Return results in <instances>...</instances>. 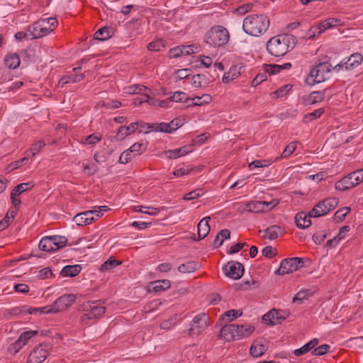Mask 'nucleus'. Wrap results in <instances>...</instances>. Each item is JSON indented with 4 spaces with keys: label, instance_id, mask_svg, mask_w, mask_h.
<instances>
[{
    "label": "nucleus",
    "instance_id": "72a5a7b5",
    "mask_svg": "<svg viewBox=\"0 0 363 363\" xmlns=\"http://www.w3.org/2000/svg\"><path fill=\"white\" fill-rule=\"evenodd\" d=\"M281 231V228L278 225H272L264 230V238H267L269 240H275L278 238L279 233Z\"/></svg>",
    "mask_w": 363,
    "mask_h": 363
},
{
    "label": "nucleus",
    "instance_id": "9d476101",
    "mask_svg": "<svg viewBox=\"0 0 363 363\" xmlns=\"http://www.w3.org/2000/svg\"><path fill=\"white\" fill-rule=\"evenodd\" d=\"M288 315L286 311L272 309L262 316V321L267 325H275L281 323Z\"/></svg>",
    "mask_w": 363,
    "mask_h": 363
},
{
    "label": "nucleus",
    "instance_id": "c756f323",
    "mask_svg": "<svg viewBox=\"0 0 363 363\" xmlns=\"http://www.w3.org/2000/svg\"><path fill=\"white\" fill-rule=\"evenodd\" d=\"M43 28H46V32L49 34L52 32L57 26V21L55 18H46L38 20Z\"/></svg>",
    "mask_w": 363,
    "mask_h": 363
},
{
    "label": "nucleus",
    "instance_id": "bb28decb",
    "mask_svg": "<svg viewBox=\"0 0 363 363\" xmlns=\"http://www.w3.org/2000/svg\"><path fill=\"white\" fill-rule=\"evenodd\" d=\"M354 186H355L351 180L349 174L335 183V189L342 191Z\"/></svg>",
    "mask_w": 363,
    "mask_h": 363
},
{
    "label": "nucleus",
    "instance_id": "f257e3e1",
    "mask_svg": "<svg viewBox=\"0 0 363 363\" xmlns=\"http://www.w3.org/2000/svg\"><path fill=\"white\" fill-rule=\"evenodd\" d=\"M296 42V38L292 35H278L270 38L266 47L270 55L281 57L293 49Z\"/></svg>",
    "mask_w": 363,
    "mask_h": 363
},
{
    "label": "nucleus",
    "instance_id": "a878e982",
    "mask_svg": "<svg viewBox=\"0 0 363 363\" xmlns=\"http://www.w3.org/2000/svg\"><path fill=\"white\" fill-rule=\"evenodd\" d=\"M21 60L19 56L16 53L8 54L5 59L4 63L9 69H16L20 65Z\"/></svg>",
    "mask_w": 363,
    "mask_h": 363
},
{
    "label": "nucleus",
    "instance_id": "4be33fe9",
    "mask_svg": "<svg viewBox=\"0 0 363 363\" xmlns=\"http://www.w3.org/2000/svg\"><path fill=\"white\" fill-rule=\"evenodd\" d=\"M237 340L250 336L254 331L255 327L251 325H235Z\"/></svg>",
    "mask_w": 363,
    "mask_h": 363
},
{
    "label": "nucleus",
    "instance_id": "5701e85b",
    "mask_svg": "<svg viewBox=\"0 0 363 363\" xmlns=\"http://www.w3.org/2000/svg\"><path fill=\"white\" fill-rule=\"evenodd\" d=\"M210 217H205L197 225L199 240L205 238L210 231L208 221Z\"/></svg>",
    "mask_w": 363,
    "mask_h": 363
},
{
    "label": "nucleus",
    "instance_id": "c03bdc74",
    "mask_svg": "<svg viewBox=\"0 0 363 363\" xmlns=\"http://www.w3.org/2000/svg\"><path fill=\"white\" fill-rule=\"evenodd\" d=\"M320 23L322 24V27H323L325 30H327L335 26L340 25L341 20L336 18H330L323 21Z\"/></svg>",
    "mask_w": 363,
    "mask_h": 363
},
{
    "label": "nucleus",
    "instance_id": "423d86ee",
    "mask_svg": "<svg viewBox=\"0 0 363 363\" xmlns=\"http://www.w3.org/2000/svg\"><path fill=\"white\" fill-rule=\"evenodd\" d=\"M338 199L335 197L325 199L318 202L310 211L309 216L318 218L324 215L336 208L338 204Z\"/></svg>",
    "mask_w": 363,
    "mask_h": 363
},
{
    "label": "nucleus",
    "instance_id": "864d4df0",
    "mask_svg": "<svg viewBox=\"0 0 363 363\" xmlns=\"http://www.w3.org/2000/svg\"><path fill=\"white\" fill-rule=\"evenodd\" d=\"M132 159V152L129 149L123 151L119 157L118 162L121 164H127Z\"/></svg>",
    "mask_w": 363,
    "mask_h": 363
},
{
    "label": "nucleus",
    "instance_id": "603ef678",
    "mask_svg": "<svg viewBox=\"0 0 363 363\" xmlns=\"http://www.w3.org/2000/svg\"><path fill=\"white\" fill-rule=\"evenodd\" d=\"M311 294L308 290H303L298 291L293 298V302L295 303L296 301L302 302L303 301L307 299L309 295Z\"/></svg>",
    "mask_w": 363,
    "mask_h": 363
},
{
    "label": "nucleus",
    "instance_id": "cd10ccee",
    "mask_svg": "<svg viewBox=\"0 0 363 363\" xmlns=\"http://www.w3.org/2000/svg\"><path fill=\"white\" fill-rule=\"evenodd\" d=\"M201 267L199 262L194 261H189L186 263L182 264L178 267V270L181 273H191L196 271Z\"/></svg>",
    "mask_w": 363,
    "mask_h": 363
},
{
    "label": "nucleus",
    "instance_id": "e2e57ef3",
    "mask_svg": "<svg viewBox=\"0 0 363 363\" xmlns=\"http://www.w3.org/2000/svg\"><path fill=\"white\" fill-rule=\"evenodd\" d=\"M242 315V313L237 310H230L225 312L222 316L227 318L230 321L233 318H236Z\"/></svg>",
    "mask_w": 363,
    "mask_h": 363
},
{
    "label": "nucleus",
    "instance_id": "aec40b11",
    "mask_svg": "<svg viewBox=\"0 0 363 363\" xmlns=\"http://www.w3.org/2000/svg\"><path fill=\"white\" fill-rule=\"evenodd\" d=\"M193 150L192 145H185L180 148L169 150L164 153L169 159H177L182 156H184Z\"/></svg>",
    "mask_w": 363,
    "mask_h": 363
},
{
    "label": "nucleus",
    "instance_id": "052dcab7",
    "mask_svg": "<svg viewBox=\"0 0 363 363\" xmlns=\"http://www.w3.org/2000/svg\"><path fill=\"white\" fill-rule=\"evenodd\" d=\"M296 150V143H291L284 150L281 157H288L290 156Z\"/></svg>",
    "mask_w": 363,
    "mask_h": 363
},
{
    "label": "nucleus",
    "instance_id": "ea45409f",
    "mask_svg": "<svg viewBox=\"0 0 363 363\" xmlns=\"http://www.w3.org/2000/svg\"><path fill=\"white\" fill-rule=\"evenodd\" d=\"M101 138L102 137L101 135L94 133L89 136L82 138L81 140V143L84 145H95L98 142L101 141Z\"/></svg>",
    "mask_w": 363,
    "mask_h": 363
},
{
    "label": "nucleus",
    "instance_id": "0e129e2a",
    "mask_svg": "<svg viewBox=\"0 0 363 363\" xmlns=\"http://www.w3.org/2000/svg\"><path fill=\"white\" fill-rule=\"evenodd\" d=\"M23 345V343L20 342V340L18 339L15 342L9 346V351L11 353L16 354L22 348Z\"/></svg>",
    "mask_w": 363,
    "mask_h": 363
},
{
    "label": "nucleus",
    "instance_id": "79ce46f5",
    "mask_svg": "<svg viewBox=\"0 0 363 363\" xmlns=\"http://www.w3.org/2000/svg\"><path fill=\"white\" fill-rule=\"evenodd\" d=\"M121 264V262L120 261H118V260L111 257L101 266L100 270L102 272L111 270Z\"/></svg>",
    "mask_w": 363,
    "mask_h": 363
},
{
    "label": "nucleus",
    "instance_id": "f3484780",
    "mask_svg": "<svg viewBox=\"0 0 363 363\" xmlns=\"http://www.w3.org/2000/svg\"><path fill=\"white\" fill-rule=\"evenodd\" d=\"M325 99L324 91H312L309 95L302 97L303 104L306 106L313 105L322 101Z\"/></svg>",
    "mask_w": 363,
    "mask_h": 363
},
{
    "label": "nucleus",
    "instance_id": "4468645a",
    "mask_svg": "<svg viewBox=\"0 0 363 363\" xmlns=\"http://www.w3.org/2000/svg\"><path fill=\"white\" fill-rule=\"evenodd\" d=\"M76 300V296L74 294H65L53 303L56 313L64 311L69 308Z\"/></svg>",
    "mask_w": 363,
    "mask_h": 363
},
{
    "label": "nucleus",
    "instance_id": "de8ad7c7",
    "mask_svg": "<svg viewBox=\"0 0 363 363\" xmlns=\"http://www.w3.org/2000/svg\"><path fill=\"white\" fill-rule=\"evenodd\" d=\"M270 164L271 162L267 160H255L249 164L248 167L252 170L255 168L268 167Z\"/></svg>",
    "mask_w": 363,
    "mask_h": 363
},
{
    "label": "nucleus",
    "instance_id": "393cba45",
    "mask_svg": "<svg viewBox=\"0 0 363 363\" xmlns=\"http://www.w3.org/2000/svg\"><path fill=\"white\" fill-rule=\"evenodd\" d=\"M210 80L205 74H197L191 77V85L195 88L206 87Z\"/></svg>",
    "mask_w": 363,
    "mask_h": 363
},
{
    "label": "nucleus",
    "instance_id": "4c0bfd02",
    "mask_svg": "<svg viewBox=\"0 0 363 363\" xmlns=\"http://www.w3.org/2000/svg\"><path fill=\"white\" fill-rule=\"evenodd\" d=\"M94 39L99 40H106L111 38V33L108 28L103 27L99 29L94 35Z\"/></svg>",
    "mask_w": 363,
    "mask_h": 363
},
{
    "label": "nucleus",
    "instance_id": "3c124183",
    "mask_svg": "<svg viewBox=\"0 0 363 363\" xmlns=\"http://www.w3.org/2000/svg\"><path fill=\"white\" fill-rule=\"evenodd\" d=\"M350 212V207H343L335 212V218L337 221L342 220Z\"/></svg>",
    "mask_w": 363,
    "mask_h": 363
},
{
    "label": "nucleus",
    "instance_id": "0eeeda50",
    "mask_svg": "<svg viewBox=\"0 0 363 363\" xmlns=\"http://www.w3.org/2000/svg\"><path fill=\"white\" fill-rule=\"evenodd\" d=\"M99 302H100V301L92 303L87 302L82 306V309L86 311V313L82 316V322L87 323V320L99 318L105 313L106 310V307L97 304Z\"/></svg>",
    "mask_w": 363,
    "mask_h": 363
},
{
    "label": "nucleus",
    "instance_id": "f704fd0d",
    "mask_svg": "<svg viewBox=\"0 0 363 363\" xmlns=\"http://www.w3.org/2000/svg\"><path fill=\"white\" fill-rule=\"evenodd\" d=\"M240 72L238 70V69L235 67H232L228 72H225L223 74L222 81L223 83L228 84L232 82L233 79L238 78Z\"/></svg>",
    "mask_w": 363,
    "mask_h": 363
},
{
    "label": "nucleus",
    "instance_id": "a19ab883",
    "mask_svg": "<svg viewBox=\"0 0 363 363\" xmlns=\"http://www.w3.org/2000/svg\"><path fill=\"white\" fill-rule=\"evenodd\" d=\"M39 312L40 313H56L55 309L53 304L51 306H47L42 308H30L28 310V313L33 314L34 313Z\"/></svg>",
    "mask_w": 363,
    "mask_h": 363
},
{
    "label": "nucleus",
    "instance_id": "4d7b16f0",
    "mask_svg": "<svg viewBox=\"0 0 363 363\" xmlns=\"http://www.w3.org/2000/svg\"><path fill=\"white\" fill-rule=\"evenodd\" d=\"M329 349L330 346L328 345L324 344L314 349L312 351V354L315 356L323 355L327 353Z\"/></svg>",
    "mask_w": 363,
    "mask_h": 363
},
{
    "label": "nucleus",
    "instance_id": "ddd939ff",
    "mask_svg": "<svg viewBox=\"0 0 363 363\" xmlns=\"http://www.w3.org/2000/svg\"><path fill=\"white\" fill-rule=\"evenodd\" d=\"M48 355L49 346L48 345H40L30 354L27 363H42Z\"/></svg>",
    "mask_w": 363,
    "mask_h": 363
},
{
    "label": "nucleus",
    "instance_id": "13d9d810",
    "mask_svg": "<svg viewBox=\"0 0 363 363\" xmlns=\"http://www.w3.org/2000/svg\"><path fill=\"white\" fill-rule=\"evenodd\" d=\"M324 113L323 108H319L315 111H314L312 113H309L305 116V118L306 120H308L310 121H313L316 118H318L320 117V116Z\"/></svg>",
    "mask_w": 363,
    "mask_h": 363
},
{
    "label": "nucleus",
    "instance_id": "dca6fc26",
    "mask_svg": "<svg viewBox=\"0 0 363 363\" xmlns=\"http://www.w3.org/2000/svg\"><path fill=\"white\" fill-rule=\"evenodd\" d=\"M236 330L235 324H229L223 325L220 330V337L223 338L228 342L233 341L237 340L236 337Z\"/></svg>",
    "mask_w": 363,
    "mask_h": 363
},
{
    "label": "nucleus",
    "instance_id": "58836bf2",
    "mask_svg": "<svg viewBox=\"0 0 363 363\" xmlns=\"http://www.w3.org/2000/svg\"><path fill=\"white\" fill-rule=\"evenodd\" d=\"M33 186V185H32L31 183L19 184L12 190L11 197H13V196H19L21 194L28 190Z\"/></svg>",
    "mask_w": 363,
    "mask_h": 363
},
{
    "label": "nucleus",
    "instance_id": "1a4fd4ad",
    "mask_svg": "<svg viewBox=\"0 0 363 363\" xmlns=\"http://www.w3.org/2000/svg\"><path fill=\"white\" fill-rule=\"evenodd\" d=\"M208 326V318L206 313H200L196 315L191 323L189 335H199Z\"/></svg>",
    "mask_w": 363,
    "mask_h": 363
},
{
    "label": "nucleus",
    "instance_id": "e433bc0d",
    "mask_svg": "<svg viewBox=\"0 0 363 363\" xmlns=\"http://www.w3.org/2000/svg\"><path fill=\"white\" fill-rule=\"evenodd\" d=\"M243 210L255 213H262L261 203L259 201H252L246 203Z\"/></svg>",
    "mask_w": 363,
    "mask_h": 363
},
{
    "label": "nucleus",
    "instance_id": "bf43d9fd",
    "mask_svg": "<svg viewBox=\"0 0 363 363\" xmlns=\"http://www.w3.org/2000/svg\"><path fill=\"white\" fill-rule=\"evenodd\" d=\"M161 48H164L161 40L151 42L147 46V50L151 51H160Z\"/></svg>",
    "mask_w": 363,
    "mask_h": 363
},
{
    "label": "nucleus",
    "instance_id": "20e7f679",
    "mask_svg": "<svg viewBox=\"0 0 363 363\" xmlns=\"http://www.w3.org/2000/svg\"><path fill=\"white\" fill-rule=\"evenodd\" d=\"M228 30L221 26L212 27L205 35V42L215 47L225 45L229 40Z\"/></svg>",
    "mask_w": 363,
    "mask_h": 363
},
{
    "label": "nucleus",
    "instance_id": "c9c22d12",
    "mask_svg": "<svg viewBox=\"0 0 363 363\" xmlns=\"http://www.w3.org/2000/svg\"><path fill=\"white\" fill-rule=\"evenodd\" d=\"M152 284L153 291L155 292L163 291L166 289H168L171 286L170 281L167 279L155 281L152 283Z\"/></svg>",
    "mask_w": 363,
    "mask_h": 363
},
{
    "label": "nucleus",
    "instance_id": "9b49d317",
    "mask_svg": "<svg viewBox=\"0 0 363 363\" xmlns=\"http://www.w3.org/2000/svg\"><path fill=\"white\" fill-rule=\"evenodd\" d=\"M362 61V55L359 52H355L352 54L346 62H340L339 64L336 65L333 68V69L335 72H339L343 68H345V69L347 70H352L354 68L357 67L359 65H360Z\"/></svg>",
    "mask_w": 363,
    "mask_h": 363
},
{
    "label": "nucleus",
    "instance_id": "a211bd4d",
    "mask_svg": "<svg viewBox=\"0 0 363 363\" xmlns=\"http://www.w3.org/2000/svg\"><path fill=\"white\" fill-rule=\"evenodd\" d=\"M265 340L258 339L255 340L250 349V353L255 357L262 356L267 350V347L265 345Z\"/></svg>",
    "mask_w": 363,
    "mask_h": 363
},
{
    "label": "nucleus",
    "instance_id": "412c9836",
    "mask_svg": "<svg viewBox=\"0 0 363 363\" xmlns=\"http://www.w3.org/2000/svg\"><path fill=\"white\" fill-rule=\"evenodd\" d=\"M138 123H132L128 126L122 125L118 128L116 138L117 140H123L128 135L133 134L138 128Z\"/></svg>",
    "mask_w": 363,
    "mask_h": 363
},
{
    "label": "nucleus",
    "instance_id": "39448f33",
    "mask_svg": "<svg viewBox=\"0 0 363 363\" xmlns=\"http://www.w3.org/2000/svg\"><path fill=\"white\" fill-rule=\"evenodd\" d=\"M67 239L64 236L44 237L39 242V248L45 252H54L66 245Z\"/></svg>",
    "mask_w": 363,
    "mask_h": 363
},
{
    "label": "nucleus",
    "instance_id": "8fccbe9b",
    "mask_svg": "<svg viewBox=\"0 0 363 363\" xmlns=\"http://www.w3.org/2000/svg\"><path fill=\"white\" fill-rule=\"evenodd\" d=\"M290 90L289 85H285L271 94L272 98L277 99L284 96Z\"/></svg>",
    "mask_w": 363,
    "mask_h": 363
},
{
    "label": "nucleus",
    "instance_id": "680f3d73",
    "mask_svg": "<svg viewBox=\"0 0 363 363\" xmlns=\"http://www.w3.org/2000/svg\"><path fill=\"white\" fill-rule=\"evenodd\" d=\"M262 254L267 258H272L276 255V250L272 246H267L262 250Z\"/></svg>",
    "mask_w": 363,
    "mask_h": 363
},
{
    "label": "nucleus",
    "instance_id": "6e6552de",
    "mask_svg": "<svg viewBox=\"0 0 363 363\" xmlns=\"http://www.w3.org/2000/svg\"><path fill=\"white\" fill-rule=\"evenodd\" d=\"M303 262L299 257H291L284 259L281 261L279 268L275 272V274L284 275L297 270L303 266Z\"/></svg>",
    "mask_w": 363,
    "mask_h": 363
},
{
    "label": "nucleus",
    "instance_id": "7c9ffc66",
    "mask_svg": "<svg viewBox=\"0 0 363 363\" xmlns=\"http://www.w3.org/2000/svg\"><path fill=\"white\" fill-rule=\"evenodd\" d=\"M84 74H69L67 76L62 77L60 81L59 84H61L62 86L64 84H66L67 83H75L80 82L84 79Z\"/></svg>",
    "mask_w": 363,
    "mask_h": 363
},
{
    "label": "nucleus",
    "instance_id": "6ab92c4d",
    "mask_svg": "<svg viewBox=\"0 0 363 363\" xmlns=\"http://www.w3.org/2000/svg\"><path fill=\"white\" fill-rule=\"evenodd\" d=\"M28 31L30 32V39L40 38L48 34L46 32V28H43L39 21L29 26Z\"/></svg>",
    "mask_w": 363,
    "mask_h": 363
},
{
    "label": "nucleus",
    "instance_id": "c85d7f7f",
    "mask_svg": "<svg viewBox=\"0 0 363 363\" xmlns=\"http://www.w3.org/2000/svg\"><path fill=\"white\" fill-rule=\"evenodd\" d=\"M81 271V267L79 265H68L62 268L60 272L62 277H73L77 276Z\"/></svg>",
    "mask_w": 363,
    "mask_h": 363
},
{
    "label": "nucleus",
    "instance_id": "49530a36",
    "mask_svg": "<svg viewBox=\"0 0 363 363\" xmlns=\"http://www.w3.org/2000/svg\"><path fill=\"white\" fill-rule=\"evenodd\" d=\"M37 331L35 330H30V331H26L23 332L19 337L18 340L20 342L23 343V345H26L28 340H30L31 337L35 336L37 335Z\"/></svg>",
    "mask_w": 363,
    "mask_h": 363
},
{
    "label": "nucleus",
    "instance_id": "2f4dec72",
    "mask_svg": "<svg viewBox=\"0 0 363 363\" xmlns=\"http://www.w3.org/2000/svg\"><path fill=\"white\" fill-rule=\"evenodd\" d=\"M291 67L290 62L284 63V65H269L267 66L266 72L269 74H274L279 72L282 69H289Z\"/></svg>",
    "mask_w": 363,
    "mask_h": 363
},
{
    "label": "nucleus",
    "instance_id": "f03ea898",
    "mask_svg": "<svg viewBox=\"0 0 363 363\" xmlns=\"http://www.w3.org/2000/svg\"><path fill=\"white\" fill-rule=\"evenodd\" d=\"M269 19L267 16L253 14L247 16L243 21L244 31L253 36H259L267 31Z\"/></svg>",
    "mask_w": 363,
    "mask_h": 363
},
{
    "label": "nucleus",
    "instance_id": "09e8293b",
    "mask_svg": "<svg viewBox=\"0 0 363 363\" xmlns=\"http://www.w3.org/2000/svg\"><path fill=\"white\" fill-rule=\"evenodd\" d=\"M45 145V143L44 141L38 140L33 144L32 147L29 149L28 151L30 152L32 156H34L36 153L39 152Z\"/></svg>",
    "mask_w": 363,
    "mask_h": 363
},
{
    "label": "nucleus",
    "instance_id": "69168bd1",
    "mask_svg": "<svg viewBox=\"0 0 363 363\" xmlns=\"http://www.w3.org/2000/svg\"><path fill=\"white\" fill-rule=\"evenodd\" d=\"M84 218L85 217L82 216V214L79 213L73 218V221L79 226L89 225L88 223H86V218Z\"/></svg>",
    "mask_w": 363,
    "mask_h": 363
},
{
    "label": "nucleus",
    "instance_id": "a18cd8bd",
    "mask_svg": "<svg viewBox=\"0 0 363 363\" xmlns=\"http://www.w3.org/2000/svg\"><path fill=\"white\" fill-rule=\"evenodd\" d=\"M203 194V190L201 189H195L189 193H187L184 195L183 199L186 201L193 200L197 198H199Z\"/></svg>",
    "mask_w": 363,
    "mask_h": 363
},
{
    "label": "nucleus",
    "instance_id": "f8f14e48",
    "mask_svg": "<svg viewBox=\"0 0 363 363\" xmlns=\"http://www.w3.org/2000/svg\"><path fill=\"white\" fill-rule=\"evenodd\" d=\"M223 269L225 276L233 279H240L244 272L243 265L238 262L234 261L228 262Z\"/></svg>",
    "mask_w": 363,
    "mask_h": 363
},
{
    "label": "nucleus",
    "instance_id": "37998d69",
    "mask_svg": "<svg viewBox=\"0 0 363 363\" xmlns=\"http://www.w3.org/2000/svg\"><path fill=\"white\" fill-rule=\"evenodd\" d=\"M349 175L354 186L363 182V169L354 171L349 174Z\"/></svg>",
    "mask_w": 363,
    "mask_h": 363
},
{
    "label": "nucleus",
    "instance_id": "b1692460",
    "mask_svg": "<svg viewBox=\"0 0 363 363\" xmlns=\"http://www.w3.org/2000/svg\"><path fill=\"white\" fill-rule=\"evenodd\" d=\"M309 213L306 214L305 212H300L296 214L295 221L297 227L299 228H306L311 225Z\"/></svg>",
    "mask_w": 363,
    "mask_h": 363
},
{
    "label": "nucleus",
    "instance_id": "774afa93",
    "mask_svg": "<svg viewBox=\"0 0 363 363\" xmlns=\"http://www.w3.org/2000/svg\"><path fill=\"white\" fill-rule=\"evenodd\" d=\"M267 79V75L265 73L262 74H258L252 80V86H257L262 82L265 81Z\"/></svg>",
    "mask_w": 363,
    "mask_h": 363
},
{
    "label": "nucleus",
    "instance_id": "6e6d98bb",
    "mask_svg": "<svg viewBox=\"0 0 363 363\" xmlns=\"http://www.w3.org/2000/svg\"><path fill=\"white\" fill-rule=\"evenodd\" d=\"M261 203V207L262 208V212L268 211L275 207L278 203L279 201L276 199H274L269 202L267 201H260Z\"/></svg>",
    "mask_w": 363,
    "mask_h": 363
},
{
    "label": "nucleus",
    "instance_id": "7ed1b4c3",
    "mask_svg": "<svg viewBox=\"0 0 363 363\" xmlns=\"http://www.w3.org/2000/svg\"><path fill=\"white\" fill-rule=\"evenodd\" d=\"M333 66L328 62H320L315 65L305 79L306 83L309 86L325 82L330 77Z\"/></svg>",
    "mask_w": 363,
    "mask_h": 363
},
{
    "label": "nucleus",
    "instance_id": "5fc2aeb1",
    "mask_svg": "<svg viewBox=\"0 0 363 363\" xmlns=\"http://www.w3.org/2000/svg\"><path fill=\"white\" fill-rule=\"evenodd\" d=\"M187 98L186 96V94L182 91H175L172 96H171L169 99L170 101L174 102H184L185 99Z\"/></svg>",
    "mask_w": 363,
    "mask_h": 363
},
{
    "label": "nucleus",
    "instance_id": "473e14b6",
    "mask_svg": "<svg viewBox=\"0 0 363 363\" xmlns=\"http://www.w3.org/2000/svg\"><path fill=\"white\" fill-rule=\"evenodd\" d=\"M133 211L148 214L150 216H157L160 213L157 208L150 206H137L133 208Z\"/></svg>",
    "mask_w": 363,
    "mask_h": 363
},
{
    "label": "nucleus",
    "instance_id": "338daca9",
    "mask_svg": "<svg viewBox=\"0 0 363 363\" xmlns=\"http://www.w3.org/2000/svg\"><path fill=\"white\" fill-rule=\"evenodd\" d=\"M220 240L218 242V245H222L225 240L229 239L230 237V231L228 229L221 230L218 233Z\"/></svg>",
    "mask_w": 363,
    "mask_h": 363
},
{
    "label": "nucleus",
    "instance_id": "2eb2a0df",
    "mask_svg": "<svg viewBox=\"0 0 363 363\" xmlns=\"http://www.w3.org/2000/svg\"><path fill=\"white\" fill-rule=\"evenodd\" d=\"M197 48L194 45H182L171 49L169 55L171 57L177 58L182 55H189L195 52V49Z\"/></svg>",
    "mask_w": 363,
    "mask_h": 363
}]
</instances>
